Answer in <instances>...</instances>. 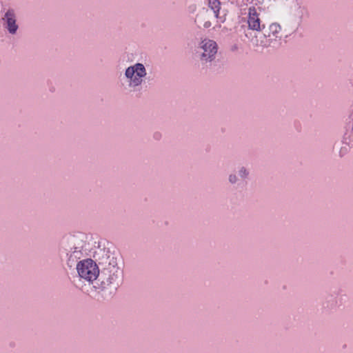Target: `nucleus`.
I'll use <instances>...</instances> for the list:
<instances>
[{"label":"nucleus","instance_id":"0eeeda50","mask_svg":"<svg viewBox=\"0 0 353 353\" xmlns=\"http://www.w3.org/2000/svg\"><path fill=\"white\" fill-rule=\"evenodd\" d=\"M262 8L257 4L249 7L247 14L248 29L258 32H261V21L259 17Z\"/></svg>","mask_w":353,"mask_h":353},{"label":"nucleus","instance_id":"1a4fd4ad","mask_svg":"<svg viewBox=\"0 0 353 353\" xmlns=\"http://www.w3.org/2000/svg\"><path fill=\"white\" fill-rule=\"evenodd\" d=\"M250 175V172L248 168L243 165H239L228 174V182L230 185H238L241 182L247 181Z\"/></svg>","mask_w":353,"mask_h":353},{"label":"nucleus","instance_id":"9d476101","mask_svg":"<svg viewBox=\"0 0 353 353\" xmlns=\"http://www.w3.org/2000/svg\"><path fill=\"white\" fill-rule=\"evenodd\" d=\"M69 258H72L74 256L75 259H80L83 256V252L80 248V247L75 245H70L68 248V253Z\"/></svg>","mask_w":353,"mask_h":353},{"label":"nucleus","instance_id":"20e7f679","mask_svg":"<svg viewBox=\"0 0 353 353\" xmlns=\"http://www.w3.org/2000/svg\"><path fill=\"white\" fill-rule=\"evenodd\" d=\"M220 10L219 0H208V3L199 6L196 11L195 22L200 27H214L218 23Z\"/></svg>","mask_w":353,"mask_h":353},{"label":"nucleus","instance_id":"f03ea898","mask_svg":"<svg viewBox=\"0 0 353 353\" xmlns=\"http://www.w3.org/2000/svg\"><path fill=\"white\" fill-rule=\"evenodd\" d=\"M147 75L145 66L141 63H135L128 66L124 74L119 77L121 85L127 92H135L142 85Z\"/></svg>","mask_w":353,"mask_h":353},{"label":"nucleus","instance_id":"6e6552de","mask_svg":"<svg viewBox=\"0 0 353 353\" xmlns=\"http://www.w3.org/2000/svg\"><path fill=\"white\" fill-rule=\"evenodd\" d=\"M1 22L3 28L10 34L14 35L17 33L19 26L16 11L13 8L6 10L1 18Z\"/></svg>","mask_w":353,"mask_h":353},{"label":"nucleus","instance_id":"423d86ee","mask_svg":"<svg viewBox=\"0 0 353 353\" xmlns=\"http://www.w3.org/2000/svg\"><path fill=\"white\" fill-rule=\"evenodd\" d=\"M217 52V45L215 41L209 39H203L199 44L196 55L202 64L211 62Z\"/></svg>","mask_w":353,"mask_h":353},{"label":"nucleus","instance_id":"39448f33","mask_svg":"<svg viewBox=\"0 0 353 353\" xmlns=\"http://www.w3.org/2000/svg\"><path fill=\"white\" fill-rule=\"evenodd\" d=\"M261 31L263 32V37L252 36V34H246L245 37L255 46L268 47L273 41H276L281 38L282 26L278 22L271 21L263 24Z\"/></svg>","mask_w":353,"mask_h":353},{"label":"nucleus","instance_id":"7ed1b4c3","mask_svg":"<svg viewBox=\"0 0 353 353\" xmlns=\"http://www.w3.org/2000/svg\"><path fill=\"white\" fill-rule=\"evenodd\" d=\"M77 273V283L78 287L94 285L99 276V268L97 263L91 259H85L78 261L76 264Z\"/></svg>","mask_w":353,"mask_h":353},{"label":"nucleus","instance_id":"f257e3e1","mask_svg":"<svg viewBox=\"0 0 353 353\" xmlns=\"http://www.w3.org/2000/svg\"><path fill=\"white\" fill-rule=\"evenodd\" d=\"M96 258L101 267V276L94 288L105 293L112 294L123 281V270L119 258L109 250H100Z\"/></svg>","mask_w":353,"mask_h":353}]
</instances>
